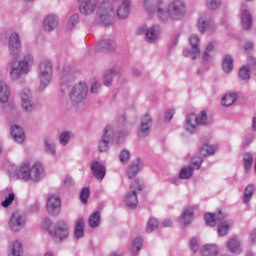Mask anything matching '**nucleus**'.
<instances>
[{
  "instance_id": "1",
  "label": "nucleus",
  "mask_w": 256,
  "mask_h": 256,
  "mask_svg": "<svg viewBox=\"0 0 256 256\" xmlns=\"http://www.w3.org/2000/svg\"><path fill=\"white\" fill-rule=\"evenodd\" d=\"M144 7L148 13H153L157 9L158 17L165 21L168 17L173 15H183L185 13V4L181 0H174L167 8L165 2L160 0H145Z\"/></svg>"
},
{
  "instance_id": "2",
  "label": "nucleus",
  "mask_w": 256,
  "mask_h": 256,
  "mask_svg": "<svg viewBox=\"0 0 256 256\" xmlns=\"http://www.w3.org/2000/svg\"><path fill=\"white\" fill-rule=\"evenodd\" d=\"M95 9H97V15L105 27L112 25L111 17L115 15V13L113 12V6H111L109 2L103 1L99 4L97 0H86L80 6V13H82V15H92Z\"/></svg>"
},
{
  "instance_id": "3",
  "label": "nucleus",
  "mask_w": 256,
  "mask_h": 256,
  "mask_svg": "<svg viewBox=\"0 0 256 256\" xmlns=\"http://www.w3.org/2000/svg\"><path fill=\"white\" fill-rule=\"evenodd\" d=\"M42 227L48 230L56 243H61L63 239H67V237H69V226L64 220L58 221L56 225L53 226L51 220L45 219L42 222Z\"/></svg>"
},
{
  "instance_id": "4",
  "label": "nucleus",
  "mask_w": 256,
  "mask_h": 256,
  "mask_svg": "<svg viewBox=\"0 0 256 256\" xmlns=\"http://www.w3.org/2000/svg\"><path fill=\"white\" fill-rule=\"evenodd\" d=\"M31 67H33V57L31 55L24 56L18 62V65H15V63L12 64L10 70L11 79L17 81V79H20L22 75H27V73L31 71Z\"/></svg>"
},
{
  "instance_id": "5",
  "label": "nucleus",
  "mask_w": 256,
  "mask_h": 256,
  "mask_svg": "<svg viewBox=\"0 0 256 256\" xmlns=\"http://www.w3.org/2000/svg\"><path fill=\"white\" fill-rule=\"evenodd\" d=\"M143 186L139 180H134L130 186L129 191L124 197V202L130 209H135L139 203V199L137 198V194L141 193Z\"/></svg>"
},
{
  "instance_id": "6",
  "label": "nucleus",
  "mask_w": 256,
  "mask_h": 256,
  "mask_svg": "<svg viewBox=\"0 0 256 256\" xmlns=\"http://www.w3.org/2000/svg\"><path fill=\"white\" fill-rule=\"evenodd\" d=\"M207 123V112L202 111L200 115L189 114L186 118V131L189 133H195L199 125H205Z\"/></svg>"
},
{
  "instance_id": "7",
  "label": "nucleus",
  "mask_w": 256,
  "mask_h": 256,
  "mask_svg": "<svg viewBox=\"0 0 256 256\" xmlns=\"http://www.w3.org/2000/svg\"><path fill=\"white\" fill-rule=\"evenodd\" d=\"M51 77H53V65L45 60L39 65V79L42 89H45L51 83Z\"/></svg>"
},
{
  "instance_id": "8",
  "label": "nucleus",
  "mask_w": 256,
  "mask_h": 256,
  "mask_svg": "<svg viewBox=\"0 0 256 256\" xmlns=\"http://www.w3.org/2000/svg\"><path fill=\"white\" fill-rule=\"evenodd\" d=\"M86 97H87V84L83 82L76 84L70 93V99L75 103H79L80 101H83V99Z\"/></svg>"
},
{
  "instance_id": "9",
  "label": "nucleus",
  "mask_w": 256,
  "mask_h": 256,
  "mask_svg": "<svg viewBox=\"0 0 256 256\" xmlns=\"http://www.w3.org/2000/svg\"><path fill=\"white\" fill-rule=\"evenodd\" d=\"M25 221H26L25 214L19 211H16L12 214L10 218L9 227L12 231H21V229L25 227Z\"/></svg>"
},
{
  "instance_id": "10",
  "label": "nucleus",
  "mask_w": 256,
  "mask_h": 256,
  "mask_svg": "<svg viewBox=\"0 0 256 256\" xmlns=\"http://www.w3.org/2000/svg\"><path fill=\"white\" fill-rule=\"evenodd\" d=\"M8 49L13 57H17L21 53V38H19V34L12 33L10 35Z\"/></svg>"
},
{
  "instance_id": "11",
  "label": "nucleus",
  "mask_w": 256,
  "mask_h": 256,
  "mask_svg": "<svg viewBox=\"0 0 256 256\" xmlns=\"http://www.w3.org/2000/svg\"><path fill=\"white\" fill-rule=\"evenodd\" d=\"M46 209L50 215H59L61 212V199L56 196L48 197Z\"/></svg>"
},
{
  "instance_id": "12",
  "label": "nucleus",
  "mask_w": 256,
  "mask_h": 256,
  "mask_svg": "<svg viewBox=\"0 0 256 256\" xmlns=\"http://www.w3.org/2000/svg\"><path fill=\"white\" fill-rule=\"evenodd\" d=\"M113 5H119L117 10L119 19H127V17H129V5H131V0H113Z\"/></svg>"
},
{
  "instance_id": "13",
  "label": "nucleus",
  "mask_w": 256,
  "mask_h": 256,
  "mask_svg": "<svg viewBox=\"0 0 256 256\" xmlns=\"http://www.w3.org/2000/svg\"><path fill=\"white\" fill-rule=\"evenodd\" d=\"M204 219L208 227H215L216 224L225 219V215H223L221 211H219L218 214L207 213L204 215Z\"/></svg>"
},
{
  "instance_id": "14",
  "label": "nucleus",
  "mask_w": 256,
  "mask_h": 256,
  "mask_svg": "<svg viewBox=\"0 0 256 256\" xmlns=\"http://www.w3.org/2000/svg\"><path fill=\"white\" fill-rule=\"evenodd\" d=\"M91 171L98 181H103L105 179V175L107 173V169L99 162H94L91 165Z\"/></svg>"
},
{
  "instance_id": "15",
  "label": "nucleus",
  "mask_w": 256,
  "mask_h": 256,
  "mask_svg": "<svg viewBox=\"0 0 256 256\" xmlns=\"http://www.w3.org/2000/svg\"><path fill=\"white\" fill-rule=\"evenodd\" d=\"M193 219H194L193 209L186 208L182 212V214L179 218V223H180L181 227H187L188 225H191V223H193Z\"/></svg>"
},
{
  "instance_id": "16",
  "label": "nucleus",
  "mask_w": 256,
  "mask_h": 256,
  "mask_svg": "<svg viewBox=\"0 0 256 256\" xmlns=\"http://www.w3.org/2000/svg\"><path fill=\"white\" fill-rule=\"evenodd\" d=\"M16 175L18 179H22V181H29L31 179V167L29 163H23L16 171Z\"/></svg>"
},
{
  "instance_id": "17",
  "label": "nucleus",
  "mask_w": 256,
  "mask_h": 256,
  "mask_svg": "<svg viewBox=\"0 0 256 256\" xmlns=\"http://www.w3.org/2000/svg\"><path fill=\"white\" fill-rule=\"evenodd\" d=\"M109 131H111V127L107 126L104 129V135L102 137V140L100 141V143L98 145V149H99L100 153H105V151L109 150V141H111V136L107 135L109 133Z\"/></svg>"
},
{
  "instance_id": "18",
  "label": "nucleus",
  "mask_w": 256,
  "mask_h": 256,
  "mask_svg": "<svg viewBox=\"0 0 256 256\" xmlns=\"http://www.w3.org/2000/svg\"><path fill=\"white\" fill-rule=\"evenodd\" d=\"M22 107L25 111H33V104H31V91L24 89L21 93Z\"/></svg>"
},
{
  "instance_id": "19",
  "label": "nucleus",
  "mask_w": 256,
  "mask_h": 256,
  "mask_svg": "<svg viewBox=\"0 0 256 256\" xmlns=\"http://www.w3.org/2000/svg\"><path fill=\"white\" fill-rule=\"evenodd\" d=\"M149 127H151V116L145 115L142 119L141 126L138 131V136L146 137V135H149Z\"/></svg>"
},
{
  "instance_id": "20",
  "label": "nucleus",
  "mask_w": 256,
  "mask_h": 256,
  "mask_svg": "<svg viewBox=\"0 0 256 256\" xmlns=\"http://www.w3.org/2000/svg\"><path fill=\"white\" fill-rule=\"evenodd\" d=\"M189 43L192 47V59H197V57H199V55H201V50L199 49V36L197 35H192L189 38Z\"/></svg>"
},
{
  "instance_id": "21",
  "label": "nucleus",
  "mask_w": 256,
  "mask_h": 256,
  "mask_svg": "<svg viewBox=\"0 0 256 256\" xmlns=\"http://www.w3.org/2000/svg\"><path fill=\"white\" fill-rule=\"evenodd\" d=\"M141 171V160L136 159L128 168L127 175L129 179H135L137 173Z\"/></svg>"
},
{
  "instance_id": "22",
  "label": "nucleus",
  "mask_w": 256,
  "mask_h": 256,
  "mask_svg": "<svg viewBox=\"0 0 256 256\" xmlns=\"http://www.w3.org/2000/svg\"><path fill=\"white\" fill-rule=\"evenodd\" d=\"M30 178L34 181H39L43 177V165L41 163H35L30 169Z\"/></svg>"
},
{
  "instance_id": "23",
  "label": "nucleus",
  "mask_w": 256,
  "mask_h": 256,
  "mask_svg": "<svg viewBox=\"0 0 256 256\" xmlns=\"http://www.w3.org/2000/svg\"><path fill=\"white\" fill-rule=\"evenodd\" d=\"M11 135L16 143H23L25 141V134L23 129L18 125L12 126Z\"/></svg>"
},
{
  "instance_id": "24",
  "label": "nucleus",
  "mask_w": 256,
  "mask_h": 256,
  "mask_svg": "<svg viewBox=\"0 0 256 256\" xmlns=\"http://www.w3.org/2000/svg\"><path fill=\"white\" fill-rule=\"evenodd\" d=\"M241 22L242 27L245 29V31H248V29H251V25H253V20L251 18V13L247 10H243L241 14Z\"/></svg>"
},
{
  "instance_id": "25",
  "label": "nucleus",
  "mask_w": 256,
  "mask_h": 256,
  "mask_svg": "<svg viewBox=\"0 0 256 256\" xmlns=\"http://www.w3.org/2000/svg\"><path fill=\"white\" fill-rule=\"evenodd\" d=\"M74 235H75L76 239H81V237H83V235H85V220L83 218H79L76 221Z\"/></svg>"
},
{
  "instance_id": "26",
  "label": "nucleus",
  "mask_w": 256,
  "mask_h": 256,
  "mask_svg": "<svg viewBox=\"0 0 256 256\" xmlns=\"http://www.w3.org/2000/svg\"><path fill=\"white\" fill-rule=\"evenodd\" d=\"M9 95H11L9 86L5 82L0 81V103H7L9 101Z\"/></svg>"
},
{
  "instance_id": "27",
  "label": "nucleus",
  "mask_w": 256,
  "mask_h": 256,
  "mask_svg": "<svg viewBox=\"0 0 256 256\" xmlns=\"http://www.w3.org/2000/svg\"><path fill=\"white\" fill-rule=\"evenodd\" d=\"M57 24H58L57 16L49 15L44 20V29L45 31H53V29L57 27Z\"/></svg>"
},
{
  "instance_id": "28",
  "label": "nucleus",
  "mask_w": 256,
  "mask_h": 256,
  "mask_svg": "<svg viewBox=\"0 0 256 256\" xmlns=\"http://www.w3.org/2000/svg\"><path fill=\"white\" fill-rule=\"evenodd\" d=\"M219 250L215 246V244H206L201 249V254L203 256H217Z\"/></svg>"
},
{
  "instance_id": "29",
  "label": "nucleus",
  "mask_w": 256,
  "mask_h": 256,
  "mask_svg": "<svg viewBox=\"0 0 256 256\" xmlns=\"http://www.w3.org/2000/svg\"><path fill=\"white\" fill-rule=\"evenodd\" d=\"M146 39L149 43H155L156 39H159V27L153 26L147 30Z\"/></svg>"
},
{
  "instance_id": "30",
  "label": "nucleus",
  "mask_w": 256,
  "mask_h": 256,
  "mask_svg": "<svg viewBox=\"0 0 256 256\" xmlns=\"http://www.w3.org/2000/svg\"><path fill=\"white\" fill-rule=\"evenodd\" d=\"M100 223H101V213L100 212L92 213L88 219L89 227H91L92 229H95L96 227H99Z\"/></svg>"
},
{
  "instance_id": "31",
  "label": "nucleus",
  "mask_w": 256,
  "mask_h": 256,
  "mask_svg": "<svg viewBox=\"0 0 256 256\" xmlns=\"http://www.w3.org/2000/svg\"><path fill=\"white\" fill-rule=\"evenodd\" d=\"M222 69L225 73H231L233 71V58L229 55H225L222 62Z\"/></svg>"
},
{
  "instance_id": "32",
  "label": "nucleus",
  "mask_w": 256,
  "mask_h": 256,
  "mask_svg": "<svg viewBox=\"0 0 256 256\" xmlns=\"http://www.w3.org/2000/svg\"><path fill=\"white\" fill-rule=\"evenodd\" d=\"M227 248L231 251V253L241 252V244L235 238H232L228 241Z\"/></svg>"
},
{
  "instance_id": "33",
  "label": "nucleus",
  "mask_w": 256,
  "mask_h": 256,
  "mask_svg": "<svg viewBox=\"0 0 256 256\" xmlns=\"http://www.w3.org/2000/svg\"><path fill=\"white\" fill-rule=\"evenodd\" d=\"M237 101V94H226L222 97V105L224 107H231Z\"/></svg>"
},
{
  "instance_id": "34",
  "label": "nucleus",
  "mask_w": 256,
  "mask_h": 256,
  "mask_svg": "<svg viewBox=\"0 0 256 256\" xmlns=\"http://www.w3.org/2000/svg\"><path fill=\"white\" fill-rule=\"evenodd\" d=\"M253 193H255V186L248 185L244 190L243 203H249V201H251V197H253Z\"/></svg>"
},
{
  "instance_id": "35",
  "label": "nucleus",
  "mask_w": 256,
  "mask_h": 256,
  "mask_svg": "<svg viewBox=\"0 0 256 256\" xmlns=\"http://www.w3.org/2000/svg\"><path fill=\"white\" fill-rule=\"evenodd\" d=\"M243 161H244V169L246 173H249L253 165V156L250 153H245L243 155Z\"/></svg>"
},
{
  "instance_id": "36",
  "label": "nucleus",
  "mask_w": 256,
  "mask_h": 256,
  "mask_svg": "<svg viewBox=\"0 0 256 256\" xmlns=\"http://www.w3.org/2000/svg\"><path fill=\"white\" fill-rule=\"evenodd\" d=\"M21 253H23V245L19 241L13 242L9 256H21Z\"/></svg>"
},
{
  "instance_id": "37",
  "label": "nucleus",
  "mask_w": 256,
  "mask_h": 256,
  "mask_svg": "<svg viewBox=\"0 0 256 256\" xmlns=\"http://www.w3.org/2000/svg\"><path fill=\"white\" fill-rule=\"evenodd\" d=\"M215 153V147L210 146L208 144H204L200 149V154L203 155V157H209V155H213Z\"/></svg>"
},
{
  "instance_id": "38",
  "label": "nucleus",
  "mask_w": 256,
  "mask_h": 256,
  "mask_svg": "<svg viewBox=\"0 0 256 256\" xmlns=\"http://www.w3.org/2000/svg\"><path fill=\"white\" fill-rule=\"evenodd\" d=\"M218 235L220 237H225V235H227V233H229V223L227 222H221L218 225V229H217Z\"/></svg>"
},
{
  "instance_id": "39",
  "label": "nucleus",
  "mask_w": 256,
  "mask_h": 256,
  "mask_svg": "<svg viewBox=\"0 0 256 256\" xmlns=\"http://www.w3.org/2000/svg\"><path fill=\"white\" fill-rule=\"evenodd\" d=\"M193 176V168L191 166L184 167L181 169L179 177L180 179H189Z\"/></svg>"
},
{
  "instance_id": "40",
  "label": "nucleus",
  "mask_w": 256,
  "mask_h": 256,
  "mask_svg": "<svg viewBox=\"0 0 256 256\" xmlns=\"http://www.w3.org/2000/svg\"><path fill=\"white\" fill-rule=\"evenodd\" d=\"M141 247H143V240H141V238H136L132 243L130 251L132 253H139L141 251Z\"/></svg>"
},
{
  "instance_id": "41",
  "label": "nucleus",
  "mask_w": 256,
  "mask_h": 256,
  "mask_svg": "<svg viewBox=\"0 0 256 256\" xmlns=\"http://www.w3.org/2000/svg\"><path fill=\"white\" fill-rule=\"evenodd\" d=\"M159 227V222L155 218H151L148 221L147 227H146V232L151 233L154 229H157Z\"/></svg>"
},
{
  "instance_id": "42",
  "label": "nucleus",
  "mask_w": 256,
  "mask_h": 256,
  "mask_svg": "<svg viewBox=\"0 0 256 256\" xmlns=\"http://www.w3.org/2000/svg\"><path fill=\"white\" fill-rule=\"evenodd\" d=\"M15 201V194L10 193L4 201L1 202L2 207H9Z\"/></svg>"
},
{
  "instance_id": "43",
  "label": "nucleus",
  "mask_w": 256,
  "mask_h": 256,
  "mask_svg": "<svg viewBox=\"0 0 256 256\" xmlns=\"http://www.w3.org/2000/svg\"><path fill=\"white\" fill-rule=\"evenodd\" d=\"M239 77H240V79H242V80L249 79V78L251 77V74H249V68H247V67H242V68L239 70Z\"/></svg>"
},
{
  "instance_id": "44",
  "label": "nucleus",
  "mask_w": 256,
  "mask_h": 256,
  "mask_svg": "<svg viewBox=\"0 0 256 256\" xmlns=\"http://www.w3.org/2000/svg\"><path fill=\"white\" fill-rule=\"evenodd\" d=\"M90 193H91V191L89 190V188L82 189V191L80 193V199H81L82 203H87Z\"/></svg>"
},
{
  "instance_id": "45",
  "label": "nucleus",
  "mask_w": 256,
  "mask_h": 256,
  "mask_svg": "<svg viewBox=\"0 0 256 256\" xmlns=\"http://www.w3.org/2000/svg\"><path fill=\"white\" fill-rule=\"evenodd\" d=\"M130 157H131V153L129 152V150H123L120 153V161H121V163H125V162L129 161Z\"/></svg>"
},
{
  "instance_id": "46",
  "label": "nucleus",
  "mask_w": 256,
  "mask_h": 256,
  "mask_svg": "<svg viewBox=\"0 0 256 256\" xmlns=\"http://www.w3.org/2000/svg\"><path fill=\"white\" fill-rule=\"evenodd\" d=\"M203 163V159L201 157H194L192 158V165L194 169H201V164Z\"/></svg>"
},
{
  "instance_id": "47",
  "label": "nucleus",
  "mask_w": 256,
  "mask_h": 256,
  "mask_svg": "<svg viewBox=\"0 0 256 256\" xmlns=\"http://www.w3.org/2000/svg\"><path fill=\"white\" fill-rule=\"evenodd\" d=\"M70 138H71V136L69 135L68 132H63L62 134H60L61 145H67V143H69Z\"/></svg>"
},
{
  "instance_id": "48",
  "label": "nucleus",
  "mask_w": 256,
  "mask_h": 256,
  "mask_svg": "<svg viewBox=\"0 0 256 256\" xmlns=\"http://www.w3.org/2000/svg\"><path fill=\"white\" fill-rule=\"evenodd\" d=\"M190 249L193 251V253H197V251H199V243L197 242V239L193 238L190 241Z\"/></svg>"
},
{
  "instance_id": "49",
  "label": "nucleus",
  "mask_w": 256,
  "mask_h": 256,
  "mask_svg": "<svg viewBox=\"0 0 256 256\" xmlns=\"http://www.w3.org/2000/svg\"><path fill=\"white\" fill-rule=\"evenodd\" d=\"M114 71L111 70L109 73H106L104 75V85H106V87H109V85H111V75H113Z\"/></svg>"
},
{
  "instance_id": "50",
  "label": "nucleus",
  "mask_w": 256,
  "mask_h": 256,
  "mask_svg": "<svg viewBox=\"0 0 256 256\" xmlns=\"http://www.w3.org/2000/svg\"><path fill=\"white\" fill-rule=\"evenodd\" d=\"M213 49H214L213 44H208L207 45L206 50L203 54L204 61H207V57L209 56V53H211V51H213Z\"/></svg>"
},
{
  "instance_id": "51",
  "label": "nucleus",
  "mask_w": 256,
  "mask_h": 256,
  "mask_svg": "<svg viewBox=\"0 0 256 256\" xmlns=\"http://www.w3.org/2000/svg\"><path fill=\"white\" fill-rule=\"evenodd\" d=\"M221 5V0H210V4L208 5L209 9H217Z\"/></svg>"
},
{
  "instance_id": "52",
  "label": "nucleus",
  "mask_w": 256,
  "mask_h": 256,
  "mask_svg": "<svg viewBox=\"0 0 256 256\" xmlns=\"http://www.w3.org/2000/svg\"><path fill=\"white\" fill-rule=\"evenodd\" d=\"M46 151L47 153H50L51 155H55V148H53V144H50L49 142H45Z\"/></svg>"
},
{
  "instance_id": "53",
  "label": "nucleus",
  "mask_w": 256,
  "mask_h": 256,
  "mask_svg": "<svg viewBox=\"0 0 256 256\" xmlns=\"http://www.w3.org/2000/svg\"><path fill=\"white\" fill-rule=\"evenodd\" d=\"M208 24L205 23V21L198 22V29L200 33H205V29H207Z\"/></svg>"
},
{
  "instance_id": "54",
  "label": "nucleus",
  "mask_w": 256,
  "mask_h": 256,
  "mask_svg": "<svg viewBox=\"0 0 256 256\" xmlns=\"http://www.w3.org/2000/svg\"><path fill=\"white\" fill-rule=\"evenodd\" d=\"M69 23H71V25H77V23H79V15H72L69 19Z\"/></svg>"
},
{
  "instance_id": "55",
  "label": "nucleus",
  "mask_w": 256,
  "mask_h": 256,
  "mask_svg": "<svg viewBox=\"0 0 256 256\" xmlns=\"http://www.w3.org/2000/svg\"><path fill=\"white\" fill-rule=\"evenodd\" d=\"M100 45L102 46V47H105V45H106V49H107V51H111V47H112V43H111V40H108V41H102L101 43H100Z\"/></svg>"
},
{
  "instance_id": "56",
  "label": "nucleus",
  "mask_w": 256,
  "mask_h": 256,
  "mask_svg": "<svg viewBox=\"0 0 256 256\" xmlns=\"http://www.w3.org/2000/svg\"><path fill=\"white\" fill-rule=\"evenodd\" d=\"M175 115V110L171 109L167 112V115L165 116L166 121H171L173 119V116Z\"/></svg>"
},
{
  "instance_id": "57",
  "label": "nucleus",
  "mask_w": 256,
  "mask_h": 256,
  "mask_svg": "<svg viewBox=\"0 0 256 256\" xmlns=\"http://www.w3.org/2000/svg\"><path fill=\"white\" fill-rule=\"evenodd\" d=\"M249 241L250 243H255L256 241V229H254L249 236Z\"/></svg>"
},
{
  "instance_id": "58",
  "label": "nucleus",
  "mask_w": 256,
  "mask_h": 256,
  "mask_svg": "<svg viewBox=\"0 0 256 256\" xmlns=\"http://www.w3.org/2000/svg\"><path fill=\"white\" fill-rule=\"evenodd\" d=\"M100 85L98 81H95L94 84L91 87V93H97Z\"/></svg>"
},
{
  "instance_id": "59",
  "label": "nucleus",
  "mask_w": 256,
  "mask_h": 256,
  "mask_svg": "<svg viewBox=\"0 0 256 256\" xmlns=\"http://www.w3.org/2000/svg\"><path fill=\"white\" fill-rule=\"evenodd\" d=\"M72 184H73V179H71V177L69 176H66L64 179V185H66V187H69Z\"/></svg>"
},
{
  "instance_id": "60",
  "label": "nucleus",
  "mask_w": 256,
  "mask_h": 256,
  "mask_svg": "<svg viewBox=\"0 0 256 256\" xmlns=\"http://www.w3.org/2000/svg\"><path fill=\"white\" fill-rule=\"evenodd\" d=\"M253 49V43L251 42H247L245 45H244V51H251Z\"/></svg>"
},
{
  "instance_id": "61",
  "label": "nucleus",
  "mask_w": 256,
  "mask_h": 256,
  "mask_svg": "<svg viewBox=\"0 0 256 256\" xmlns=\"http://www.w3.org/2000/svg\"><path fill=\"white\" fill-rule=\"evenodd\" d=\"M162 225L163 227H171V225H173V222L171 220H165Z\"/></svg>"
},
{
  "instance_id": "62",
  "label": "nucleus",
  "mask_w": 256,
  "mask_h": 256,
  "mask_svg": "<svg viewBox=\"0 0 256 256\" xmlns=\"http://www.w3.org/2000/svg\"><path fill=\"white\" fill-rule=\"evenodd\" d=\"M252 129H253V131L256 130V119L255 118H253Z\"/></svg>"
},
{
  "instance_id": "63",
  "label": "nucleus",
  "mask_w": 256,
  "mask_h": 256,
  "mask_svg": "<svg viewBox=\"0 0 256 256\" xmlns=\"http://www.w3.org/2000/svg\"><path fill=\"white\" fill-rule=\"evenodd\" d=\"M250 61L254 67H256V58H250Z\"/></svg>"
},
{
  "instance_id": "64",
  "label": "nucleus",
  "mask_w": 256,
  "mask_h": 256,
  "mask_svg": "<svg viewBox=\"0 0 256 256\" xmlns=\"http://www.w3.org/2000/svg\"><path fill=\"white\" fill-rule=\"evenodd\" d=\"M44 256H54V255L51 252H47Z\"/></svg>"
}]
</instances>
